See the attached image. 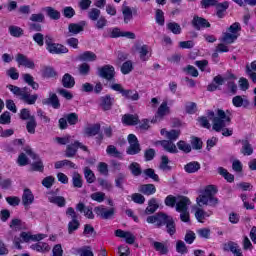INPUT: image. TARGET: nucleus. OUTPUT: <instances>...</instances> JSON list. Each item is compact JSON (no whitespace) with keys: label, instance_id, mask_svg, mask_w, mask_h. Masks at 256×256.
I'll return each instance as SVG.
<instances>
[{"label":"nucleus","instance_id":"1","mask_svg":"<svg viewBox=\"0 0 256 256\" xmlns=\"http://www.w3.org/2000/svg\"><path fill=\"white\" fill-rule=\"evenodd\" d=\"M217 195V186L208 185L205 187L203 194H200L196 198L198 207H203V205H209L210 207H217L219 205V198L215 197Z\"/></svg>","mask_w":256,"mask_h":256},{"label":"nucleus","instance_id":"2","mask_svg":"<svg viewBox=\"0 0 256 256\" xmlns=\"http://www.w3.org/2000/svg\"><path fill=\"white\" fill-rule=\"evenodd\" d=\"M7 89H9L15 97H18L20 101L26 103V105H35V103H37V99H39V94H31L27 87L21 88L16 85L9 84L7 85Z\"/></svg>","mask_w":256,"mask_h":256},{"label":"nucleus","instance_id":"3","mask_svg":"<svg viewBox=\"0 0 256 256\" xmlns=\"http://www.w3.org/2000/svg\"><path fill=\"white\" fill-rule=\"evenodd\" d=\"M216 114L217 116L213 118L212 129L216 131V133H221V131L227 127V123H231V116H228L223 109H218Z\"/></svg>","mask_w":256,"mask_h":256},{"label":"nucleus","instance_id":"4","mask_svg":"<svg viewBox=\"0 0 256 256\" xmlns=\"http://www.w3.org/2000/svg\"><path fill=\"white\" fill-rule=\"evenodd\" d=\"M46 51L50 52L51 55H64L69 53V48L63 44L53 42L51 36H45Z\"/></svg>","mask_w":256,"mask_h":256},{"label":"nucleus","instance_id":"5","mask_svg":"<svg viewBox=\"0 0 256 256\" xmlns=\"http://www.w3.org/2000/svg\"><path fill=\"white\" fill-rule=\"evenodd\" d=\"M225 81H237V76L228 71L226 78H223L221 75H217L213 78V83L208 84L207 91L213 93V91H217L219 87L225 85Z\"/></svg>","mask_w":256,"mask_h":256},{"label":"nucleus","instance_id":"6","mask_svg":"<svg viewBox=\"0 0 256 256\" xmlns=\"http://www.w3.org/2000/svg\"><path fill=\"white\" fill-rule=\"evenodd\" d=\"M79 123V114L75 112H70L67 114H64V117L60 118L58 120V127L61 129V131H65L69 127H74V125H77Z\"/></svg>","mask_w":256,"mask_h":256},{"label":"nucleus","instance_id":"7","mask_svg":"<svg viewBox=\"0 0 256 256\" xmlns=\"http://www.w3.org/2000/svg\"><path fill=\"white\" fill-rule=\"evenodd\" d=\"M67 217H71V221L68 223V233L69 235H73L75 231L81 227V222H79V216L73 207H68L66 210Z\"/></svg>","mask_w":256,"mask_h":256},{"label":"nucleus","instance_id":"8","mask_svg":"<svg viewBox=\"0 0 256 256\" xmlns=\"http://www.w3.org/2000/svg\"><path fill=\"white\" fill-rule=\"evenodd\" d=\"M110 89L112 91H117L118 93H121L122 97H125V99H129L130 101H139V93L135 90H126L123 88L121 84H112L110 86Z\"/></svg>","mask_w":256,"mask_h":256},{"label":"nucleus","instance_id":"9","mask_svg":"<svg viewBox=\"0 0 256 256\" xmlns=\"http://www.w3.org/2000/svg\"><path fill=\"white\" fill-rule=\"evenodd\" d=\"M127 141L129 143V146L126 149L127 155H139V153H141V144L139 143L137 136L135 134H129Z\"/></svg>","mask_w":256,"mask_h":256},{"label":"nucleus","instance_id":"10","mask_svg":"<svg viewBox=\"0 0 256 256\" xmlns=\"http://www.w3.org/2000/svg\"><path fill=\"white\" fill-rule=\"evenodd\" d=\"M171 114V108L168 105V102L164 100L158 107L154 117L151 120V123H157L158 121H163L167 115Z\"/></svg>","mask_w":256,"mask_h":256},{"label":"nucleus","instance_id":"11","mask_svg":"<svg viewBox=\"0 0 256 256\" xmlns=\"http://www.w3.org/2000/svg\"><path fill=\"white\" fill-rule=\"evenodd\" d=\"M169 215H167L165 212H158L154 215L148 216L146 221L147 223H150L152 225L156 224V227H163L165 223H167V220L169 219Z\"/></svg>","mask_w":256,"mask_h":256},{"label":"nucleus","instance_id":"12","mask_svg":"<svg viewBox=\"0 0 256 256\" xmlns=\"http://www.w3.org/2000/svg\"><path fill=\"white\" fill-rule=\"evenodd\" d=\"M98 75L106 81H113L115 79V67L111 64H106L98 68Z\"/></svg>","mask_w":256,"mask_h":256},{"label":"nucleus","instance_id":"13","mask_svg":"<svg viewBox=\"0 0 256 256\" xmlns=\"http://www.w3.org/2000/svg\"><path fill=\"white\" fill-rule=\"evenodd\" d=\"M94 213L97 217L104 220L113 219V217H115V208L107 209L105 206H96L94 208Z\"/></svg>","mask_w":256,"mask_h":256},{"label":"nucleus","instance_id":"14","mask_svg":"<svg viewBox=\"0 0 256 256\" xmlns=\"http://www.w3.org/2000/svg\"><path fill=\"white\" fill-rule=\"evenodd\" d=\"M191 25L196 31H201L202 29H209V27H211V23H209L208 19L197 15L193 17Z\"/></svg>","mask_w":256,"mask_h":256},{"label":"nucleus","instance_id":"15","mask_svg":"<svg viewBox=\"0 0 256 256\" xmlns=\"http://www.w3.org/2000/svg\"><path fill=\"white\" fill-rule=\"evenodd\" d=\"M21 201L25 209H27L28 207H31V205L35 203V195L33 194V191H31V189L29 188H24Z\"/></svg>","mask_w":256,"mask_h":256},{"label":"nucleus","instance_id":"16","mask_svg":"<svg viewBox=\"0 0 256 256\" xmlns=\"http://www.w3.org/2000/svg\"><path fill=\"white\" fill-rule=\"evenodd\" d=\"M114 235L116 237H119L120 239H125L128 245H133V243H135V235H133V233H131L130 231L117 229L115 230Z\"/></svg>","mask_w":256,"mask_h":256},{"label":"nucleus","instance_id":"17","mask_svg":"<svg viewBox=\"0 0 256 256\" xmlns=\"http://www.w3.org/2000/svg\"><path fill=\"white\" fill-rule=\"evenodd\" d=\"M16 62L27 69H35V62L22 53L16 55Z\"/></svg>","mask_w":256,"mask_h":256},{"label":"nucleus","instance_id":"18","mask_svg":"<svg viewBox=\"0 0 256 256\" xmlns=\"http://www.w3.org/2000/svg\"><path fill=\"white\" fill-rule=\"evenodd\" d=\"M155 145H160L163 147L164 150L167 151V153L177 154L179 153V150L177 149V146L173 141L170 140H158L155 142Z\"/></svg>","mask_w":256,"mask_h":256},{"label":"nucleus","instance_id":"19","mask_svg":"<svg viewBox=\"0 0 256 256\" xmlns=\"http://www.w3.org/2000/svg\"><path fill=\"white\" fill-rule=\"evenodd\" d=\"M236 143H241L242 148L240 149V153L242 155L245 157H250V155H253V145H251L249 139H239L236 141Z\"/></svg>","mask_w":256,"mask_h":256},{"label":"nucleus","instance_id":"20","mask_svg":"<svg viewBox=\"0 0 256 256\" xmlns=\"http://www.w3.org/2000/svg\"><path fill=\"white\" fill-rule=\"evenodd\" d=\"M76 211H79V213H83L86 219H95V214H93V207L86 206L83 202H79L76 205Z\"/></svg>","mask_w":256,"mask_h":256},{"label":"nucleus","instance_id":"21","mask_svg":"<svg viewBox=\"0 0 256 256\" xmlns=\"http://www.w3.org/2000/svg\"><path fill=\"white\" fill-rule=\"evenodd\" d=\"M191 205V200L187 196H179L176 202V211L181 213L183 211H189V206Z\"/></svg>","mask_w":256,"mask_h":256},{"label":"nucleus","instance_id":"22","mask_svg":"<svg viewBox=\"0 0 256 256\" xmlns=\"http://www.w3.org/2000/svg\"><path fill=\"white\" fill-rule=\"evenodd\" d=\"M42 105H51L53 109H61V102L56 93H50L48 98L42 100Z\"/></svg>","mask_w":256,"mask_h":256},{"label":"nucleus","instance_id":"23","mask_svg":"<svg viewBox=\"0 0 256 256\" xmlns=\"http://www.w3.org/2000/svg\"><path fill=\"white\" fill-rule=\"evenodd\" d=\"M113 103H115V98L109 94L100 97V107L103 111H111L113 109Z\"/></svg>","mask_w":256,"mask_h":256},{"label":"nucleus","instance_id":"24","mask_svg":"<svg viewBox=\"0 0 256 256\" xmlns=\"http://www.w3.org/2000/svg\"><path fill=\"white\" fill-rule=\"evenodd\" d=\"M85 25L87 22L80 21L79 23H70L68 25V31L70 35H79V33H83L85 31Z\"/></svg>","mask_w":256,"mask_h":256},{"label":"nucleus","instance_id":"25","mask_svg":"<svg viewBox=\"0 0 256 256\" xmlns=\"http://www.w3.org/2000/svg\"><path fill=\"white\" fill-rule=\"evenodd\" d=\"M122 123L128 127H135V125H139L141 121L139 120V116L137 114H124L122 117Z\"/></svg>","mask_w":256,"mask_h":256},{"label":"nucleus","instance_id":"26","mask_svg":"<svg viewBox=\"0 0 256 256\" xmlns=\"http://www.w3.org/2000/svg\"><path fill=\"white\" fill-rule=\"evenodd\" d=\"M41 75L43 79H58L59 73L53 68V66H44L41 69Z\"/></svg>","mask_w":256,"mask_h":256},{"label":"nucleus","instance_id":"27","mask_svg":"<svg viewBox=\"0 0 256 256\" xmlns=\"http://www.w3.org/2000/svg\"><path fill=\"white\" fill-rule=\"evenodd\" d=\"M78 61L82 63H93L97 61V54L93 51H84L78 55Z\"/></svg>","mask_w":256,"mask_h":256},{"label":"nucleus","instance_id":"28","mask_svg":"<svg viewBox=\"0 0 256 256\" xmlns=\"http://www.w3.org/2000/svg\"><path fill=\"white\" fill-rule=\"evenodd\" d=\"M138 191L142 195L150 197V195H155V193H157V187H155V184H141L138 188Z\"/></svg>","mask_w":256,"mask_h":256},{"label":"nucleus","instance_id":"29","mask_svg":"<svg viewBox=\"0 0 256 256\" xmlns=\"http://www.w3.org/2000/svg\"><path fill=\"white\" fill-rule=\"evenodd\" d=\"M61 84L64 87V89H73V87H75V77H73L69 73H65L62 76Z\"/></svg>","mask_w":256,"mask_h":256},{"label":"nucleus","instance_id":"30","mask_svg":"<svg viewBox=\"0 0 256 256\" xmlns=\"http://www.w3.org/2000/svg\"><path fill=\"white\" fill-rule=\"evenodd\" d=\"M227 9H229V2H217L216 4V15L218 19H223L225 17V13L227 12Z\"/></svg>","mask_w":256,"mask_h":256},{"label":"nucleus","instance_id":"31","mask_svg":"<svg viewBox=\"0 0 256 256\" xmlns=\"http://www.w3.org/2000/svg\"><path fill=\"white\" fill-rule=\"evenodd\" d=\"M166 227V233H168V235H170V237H173V235H175V233H177V224L175 223V219L172 218V216H170L166 223L164 224Z\"/></svg>","mask_w":256,"mask_h":256},{"label":"nucleus","instance_id":"32","mask_svg":"<svg viewBox=\"0 0 256 256\" xmlns=\"http://www.w3.org/2000/svg\"><path fill=\"white\" fill-rule=\"evenodd\" d=\"M201 170V163L198 161H191L184 165L185 173L193 174Z\"/></svg>","mask_w":256,"mask_h":256},{"label":"nucleus","instance_id":"33","mask_svg":"<svg viewBox=\"0 0 256 256\" xmlns=\"http://www.w3.org/2000/svg\"><path fill=\"white\" fill-rule=\"evenodd\" d=\"M31 249L37 251V253H49L51 246H49L47 242H37L31 245Z\"/></svg>","mask_w":256,"mask_h":256},{"label":"nucleus","instance_id":"34","mask_svg":"<svg viewBox=\"0 0 256 256\" xmlns=\"http://www.w3.org/2000/svg\"><path fill=\"white\" fill-rule=\"evenodd\" d=\"M44 11L47 17H49V19H52V21H59V19H61V12L51 6L45 7Z\"/></svg>","mask_w":256,"mask_h":256},{"label":"nucleus","instance_id":"35","mask_svg":"<svg viewBox=\"0 0 256 256\" xmlns=\"http://www.w3.org/2000/svg\"><path fill=\"white\" fill-rule=\"evenodd\" d=\"M23 81L24 83H26V85L31 87V89H33L34 91L39 90V83L35 82V78H33L31 74L29 73L23 74Z\"/></svg>","mask_w":256,"mask_h":256},{"label":"nucleus","instance_id":"36","mask_svg":"<svg viewBox=\"0 0 256 256\" xmlns=\"http://www.w3.org/2000/svg\"><path fill=\"white\" fill-rule=\"evenodd\" d=\"M100 131H101V124L99 123L93 124L92 126L86 127L84 129V133L85 135H87V137H95V135H99Z\"/></svg>","mask_w":256,"mask_h":256},{"label":"nucleus","instance_id":"37","mask_svg":"<svg viewBox=\"0 0 256 256\" xmlns=\"http://www.w3.org/2000/svg\"><path fill=\"white\" fill-rule=\"evenodd\" d=\"M157 209H159V203H157V198H151L148 201V206L145 209V213L146 215H153V213H155Z\"/></svg>","mask_w":256,"mask_h":256},{"label":"nucleus","instance_id":"38","mask_svg":"<svg viewBox=\"0 0 256 256\" xmlns=\"http://www.w3.org/2000/svg\"><path fill=\"white\" fill-rule=\"evenodd\" d=\"M122 15L124 17L125 25H129L133 21V10L129 6H122Z\"/></svg>","mask_w":256,"mask_h":256},{"label":"nucleus","instance_id":"39","mask_svg":"<svg viewBox=\"0 0 256 256\" xmlns=\"http://www.w3.org/2000/svg\"><path fill=\"white\" fill-rule=\"evenodd\" d=\"M143 174L145 175V179H152L155 183H159L161 181L159 174L155 173V169L153 168L143 170Z\"/></svg>","mask_w":256,"mask_h":256},{"label":"nucleus","instance_id":"40","mask_svg":"<svg viewBox=\"0 0 256 256\" xmlns=\"http://www.w3.org/2000/svg\"><path fill=\"white\" fill-rule=\"evenodd\" d=\"M232 104L234 107H249V100L243 99V96L237 95L232 98Z\"/></svg>","mask_w":256,"mask_h":256},{"label":"nucleus","instance_id":"41","mask_svg":"<svg viewBox=\"0 0 256 256\" xmlns=\"http://www.w3.org/2000/svg\"><path fill=\"white\" fill-rule=\"evenodd\" d=\"M49 203H53V205H57V207H65L67 205V200L63 196H50L48 197Z\"/></svg>","mask_w":256,"mask_h":256},{"label":"nucleus","instance_id":"42","mask_svg":"<svg viewBox=\"0 0 256 256\" xmlns=\"http://www.w3.org/2000/svg\"><path fill=\"white\" fill-rule=\"evenodd\" d=\"M8 31L11 37H16L17 39L25 34V30L19 26H9Z\"/></svg>","mask_w":256,"mask_h":256},{"label":"nucleus","instance_id":"43","mask_svg":"<svg viewBox=\"0 0 256 256\" xmlns=\"http://www.w3.org/2000/svg\"><path fill=\"white\" fill-rule=\"evenodd\" d=\"M218 173L227 181V183H233L235 181V175L229 173L224 167H218Z\"/></svg>","mask_w":256,"mask_h":256},{"label":"nucleus","instance_id":"44","mask_svg":"<svg viewBox=\"0 0 256 256\" xmlns=\"http://www.w3.org/2000/svg\"><path fill=\"white\" fill-rule=\"evenodd\" d=\"M136 49H137V51L140 55V59L142 61H149V56H147V55H149V46L144 44L140 47L137 46Z\"/></svg>","mask_w":256,"mask_h":256},{"label":"nucleus","instance_id":"45","mask_svg":"<svg viewBox=\"0 0 256 256\" xmlns=\"http://www.w3.org/2000/svg\"><path fill=\"white\" fill-rule=\"evenodd\" d=\"M190 146L195 151H200V149H203V140L197 136H192L190 140Z\"/></svg>","mask_w":256,"mask_h":256},{"label":"nucleus","instance_id":"46","mask_svg":"<svg viewBox=\"0 0 256 256\" xmlns=\"http://www.w3.org/2000/svg\"><path fill=\"white\" fill-rule=\"evenodd\" d=\"M133 69H134L133 61L126 60L121 65L120 71H121L122 75H129V73H131V71H133Z\"/></svg>","mask_w":256,"mask_h":256},{"label":"nucleus","instance_id":"47","mask_svg":"<svg viewBox=\"0 0 256 256\" xmlns=\"http://www.w3.org/2000/svg\"><path fill=\"white\" fill-rule=\"evenodd\" d=\"M37 129V119L31 117V120L26 122V130L30 135H35V130Z\"/></svg>","mask_w":256,"mask_h":256},{"label":"nucleus","instance_id":"48","mask_svg":"<svg viewBox=\"0 0 256 256\" xmlns=\"http://www.w3.org/2000/svg\"><path fill=\"white\" fill-rule=\"evenodd\" d=\"M153 247L155 251H158V253H160V255H167V253H169V248L167 247V245H164L163 242L154 241Z\"/></svg>","mask_w":256,"mask_h":256},{"label":"nucleus","instance_id":"49","mask_svg":"<svg viewBox=\"0 0 256 256\" xmlns=\"http://www.w3.org/2000/svg\"><path fill=\"white\" fill-rule=\"evenodd\" d=\"M76 253L79 256H95L91 246H82L76 249Z\"/></svg>","mask_w":256,"mask_h":256},{"label":"nucleus","instance_id":"50","mask_svg":"<svg viewBox=\"0 0 256 256\" xmlns=\"http://www.w3.org/2000/svg\"><path fill=\"white\" fill-rule=\"evenodd\" d=\"M177 147L179 151H182L183 153L189 154L192 151L191 144L185 142V140H180L177 142Z\"/></svg>","mask_w":256,"mask_h":256},{"label":"nucleus","instance_id":"51","mask_svg":"<svg viewBox=\"0 0 256 256\" xmlns=\"http://www.w3.org/2000/svg\"><path fill=\"white\" fill-rule=\"evenodd\" d=\"M211 215L209 213H207L205 210H203L202 208H197L196 212H195V217L198 221V223H203V221H205V219H207V217H210Z\"/></svg>","mask_w":256,"mask_h":256},{"label":"nucleus","instance_id":"52","mask_svg":"<svg viewBox=\"0 0 256 256\" xmlns=\"http://www.w3.org/2000/svg\"><path fill=\"white\" fill-rule=\"evenodd\" d=\"M84 177L86 179V183H95V173L93 172V170H91V168L89 167H85L84 168Z\"/></svg>","mask_w":256,"mask_h":256},{"label":"nucleus","instance_id":"53","mask_svg":"<svg viewBox=\"0 0 256 256\" xmlns=\"http://www.w3.org/2000/svg\"><path fill=\"white\" fill-rule=\"evenodd\" d=\"M167 29L168 31H171L173 35H181V25H179L177 22H169L167 24Z\"/></svg>","mask_w":256,"mask_h":256},{"label":"nucleus","instance_id":"54","mask_svg":"<svg viewBox=\"0 0 256 256\" xmlns=\"http://www.w3.org/2000/svg\"><path fill=\"white\" fill-rule=\"evenodd\" d=\"M129 170L131 171L132 175H134V177H139L141 173H143V170H141V165L137 162H132L129 165Z\"/></svg>","mask_w":256,"mask_h":256},{"label":"nucleus","instance_id":"55","mask_svg":"<svg viewBox=\"0 0 256 256\" xmlns=\"http://www.w3.org/2000/svg\"><path fill=\"white\" fill-rule=\"evenodd\" d=\"M237 34H231L229 32L223 33L222 41L223 43H226L227 45H231L232 43H235L237 41Z\"/></svg>","mask_w":256,"mask_h":256},{"label":"nucleus","instance_id":"56","mask_svg":"<svg viewBox=\"0 0 256 256\" xmlns=\"http://www.w3.org/2000/svg\"><path fill=\"white\" fill-rule=\"evenodd\" d=\"M77 146L74 143L67 145L66 147V151H65V157L71 158V157H75V155H77Z\"/></svg>","mask_w":256,"mask_h":256},{"label":"nucleus","instance_id":"57","mask_svg":"<svg viewBox=\"0 0 256 256\" xmlns=\"http://www.w3.org/2000/svg\"><path fill=\"white\" fill-rule=\"evenodd\" d=\"M155 21L157 25H160V27H163V25H165V12H163V10H156Z\"/></svg>","mask_w":256,"mask_h":256},{"label":"nucleus","instance_id":"58","mask_svg":"<svg viewBox=\"0 0 256 256\" xmlns=\"http://www.w3.org/2000/svg\"><path fill=\"white\" fill-rule=\"evenodd\" d=\"M72 183L73 187H75L76 189H81V187H83V178L81 177V174L77 172L74 173L72 177Z\"/></svg>","mask_w":256,"mask_h":256},{"label":"nucleus","instance_id":"59","mask_svg":"<svg viewBox=\"0 0 256 256\" xmlns=\"http://www.w3.org/2000/svg\"><path fill=\"white\" fill-rule=\"evenodd\" d=\"M169 162V156L162 155L160 161V169H162V171H171L172 168L169 166Z\"/></svg>","mask_w":256,"mask_h":256},{"label":"nucleus","instance_id":"60","mask_svg":"<svg viewBox=\"0 0 256 256\" xmlns=\"http://www.w3.org/2000/svg\"><path fill=\"white\" fill-rule=\"evenodd\" d=\"M228 250L231 251V253H233L235 256H240L243 253L239 249V244L233 241L228 242Z\"/></svg>","mask_w":256,"mask_h":256},{"label":"nucleus","instance_id":"61","mask_svg":"<svg viewBox=\"0 0 256 256\" xmlns=\"http://www.w3.org/2000/svg\"><path fill=\"white\" fill-rule=\"evenodd\" d=\"M179 135H181L180 130L172 129L170 131H166V137L168 141H177V139H179Z\"/></svg>","mask_w":256,"mask_h":256},{"label":"nucleus","instance_id":"62","mask_svg":"<svg viewBox=\"0 0 256 256\" xmlns=\"http://www.w3.org/2000/svg\"><path fill=\"white\" fill-rule=\"evenodd\" d=\"M164 204L166 207H171V209H173L177 206V197L174 195H168L164 200Z\"/></svg>","mask_w":256,"mask_h":256},{"label":"nucleus","instance_id":"63","mask_svg":"<svg viewBox=\"0 0 256 256\" xmlns=\"http://www.w3.org/2000/svg\"><path fill=\"white\" fill-rule=\"evenodd\" d=\"M185 112L188 115H195V113H197V103H195V102L186 103Z\"/></svg>","mask_w":256,"mask_h":256},{"label":"nucleus","instance_id":"64","mask_svg":"<svg viewBox=\"0 0 256 256\" xmlns=\"http://www.w3.org/2000/svg\"><path fill=\"white\" fill-rule=\"evenodd\" d=\"M31 171H37L38 173H43V171H45V165L43 164V161L38 160L36 162H33L31 164Z\"/></svg>","mask_w":256,"mask_h":256}]
</instances>
